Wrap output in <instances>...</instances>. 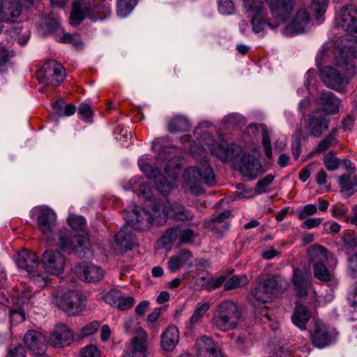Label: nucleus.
<instances>
[{"label": "nucleus", "instance_id": "1", "mask_svg": "<svg viewBox=\"0 0 357 357\" xmlns=\"http://www.w3.org/2000/svg\"><path fill=\"white\" fill-rule=\"evenodd\" d=\"M272 17H269L266 4L264 0H242L243 11L249 19L239 23L240 31L249 34L251 31L264 36L268 31H275L284 23L291 13L295 0H266Z\"/></svg>", "mask_w": 357, "mask_h": 357}, {"label": "nucleus", "instance_id": "2", "mask_svg": "<svg viewBox=\"0 0 357 357\" xmlns=\"http://www.w3.org/2000/svg\"><path fill=\"white\" fill-rule=\"evenodd\" d=\"M210 123H201L194 130L193 135L197 141L190 145L191 154L195 158L205 157L206 152L216 155L223 162L235 160L242 153L241 146L235 144L225 145L221 139L220 142L215 140L208 130Z\"/></svg>", "mask_w": 357, "mask_h": 357}, {"label": "nucleus", "instance_id": "3", "mask_svg": "<svg viewBox=\"0 0 357 357\" xmlns=\"http://www.w3.org/2000/svg\"><path fill=\"white\" fill-rule=\"evenodd\" d=\"M340 43L338 44L333 51H328L326 54H322L317 57V63L319 66L321 65V61L326 63L331 61L339 68H345V70L350 71V75H354L355 65L351 61L357 56V43L354 37L349 35H344L340 37Z\"/></svg>", "mask_w": 357, "mask_h": 357}, {"label": "nucleus", "instance_id": "4", "mask_svg": "<svg viewBox=\"0 0 357 357\" xmlns=\"http://www.w3.org/2000/svg\"><path fill=\"white\" fill-rule=\"evenodd\" d=\"M241 317L238 305L231 300H225L215 306L211 323L218 330L228 332L238 326Z\"/></svg>", "mask_w": 357, "mask_h": 357}, {"label": "nucleus", "instance_id": "5", "mask_svg": "<svg viewBox=\"0 0 357 357\" xmlns=\"http://www.w3.org/2000/svg\"><path fill=\"white\" fill-rule=\"evenodd\" d=\"M52 302L70 316H77L86 307V297L77 290L56 289L52 294Z\"/></svg>", "mask_w": 357, "mask_h": 357}, {"label": "nucleus", "instance_id": "6", "mask_svg": "<svg viewBox=\"0 0 357 357\" xmlns=\"http://www.w3.org/2000/svg\"><path fill=\"white\" fill-rule=\"evenodd\" d=\"M151 158L148 155H142L138 160V166L141 172L147 178H178L183 165V158L180 157L173 158L169 160L164 169V174L158 169L153 167L151 164Z\"/></svg>", "mask_w": 357, "mask_h": 357}, {"label": "nucleus", "instance_id": "7", "mask_svg": "<svg viewBox=\"0 0 357 357\" xmlns=\"http://www.w3.org/2000/svg\"><path fill=\"white\" fill-rule=\"evenodd\" d=\"M58 243L63 252L68 254L75 253L81 259H89L93 255L89 248V238L84 232L73 236L60 235Z\"/></svg>", "mask_w": 357, "mask_h": 357}, {"label": "nucleus", "instance_id": "8", "mask_svg": "<svg viewBox=\"0 0 357 357\" xmlns=\"http://www.w3.org/2000/svg\"><path fill=\"white\" fill-rule=\"evenodd\" d=\"M278 282L275 276H268L251 289L250 301L254 306L266 304L276 296Z\"/></svg>", "mask_w": 357, "mask_h": 357}, {"label": "nucleus", "instance_id": "9", "mask_svg": "<svg viewBox=\"0 0 357 357\" xmlns=\"http://www.w3.org/2000/svg\"><path fill=\"white\" fill-rule=\"evenodd\" d=\"M65 76V70L61 63L50 60L42 66L38 79L45 86H56L63 82Z\"/></svg>", "mask_w": 357, "mask_h": 357}, {"label": "nucleus", "instance_id": "10", "mask_svg": "<svg viewBox=\"0 0 357 357\" xmlns=\"http://www.w3.org/2000/svg\"><path fill=\"white\" fill-rule=\"evenodd\" d=\"M31 215L36 218L37 228L44 235L50 236L53 233L57 223V215L54 210L39 206L31 209Z\"/></svg>", "mask_w": 357, "mask_h": 357}, {"label": "nucleus", "instance_id": "11", "mask_svg": "<svg viewBox=\"0 0 357 357\" xmlns=\"http://www.w3.org/2000/svg\"><path fill=\"white\" fill-rule=\"evenodd\" d=\"M335 24L337 28L344 31L357 33V9L353 4L342 6L335 17Z\"/></svg>", "mask_w": 357, "mask_h": 357}, {"label": "nucleus", "instance_id": "12", "mask_svg": "<svg viewBox=\"0 0 357 357\" xmlns=\"http://www.w3.org/2000/svg\"><path fill=\"white\" fill-rule=\"evenodd\" d=\"M291 13L289 14L290 15ZM289 16V15H288ZM289 17H287L278 29H281L282 33L287 36H294L303 33L305 31L307 26L310 22V17L305 9L301 8L292 17L291 20L286 24Z\"/></svg>", "mask_w": 357, "mask_h": 357}, {"label": "nucleus", "instance_id": "13", "mask_svg": "<svg viewBox=\"0 0 357 357\" xmlns=\"http://www.w3.org/2000/svg\"><path fill=\"white\" fill-rule=\"evenodd\" d=\"M66 264V257L61 251L49 249L44 252L42 265L46 273L53 275H59L63 273Z\"/></svg>", "mask_w": 357, "mask_h": 357}, {"label": "nucleus", "instance_id": "14", "mask_svg": "<svg viewBox=\"0 0 357 357\" xmlns=\"http://www.w3.org/2000/svg\"><path fill=\"white\" fill-rule=\"evenodd\" d=\"M236 169L245 177L254 178L264 172L261 162L250 154H244L236 165Z\"/></svg>", "mask_w": 357, "mask_h": 357}, {"label": "nucleus", "instance_id": "15", "mask_svg": "<svg viewBox=\"0 0 357 357\" xmlns=\"http://www.w3.org/2000/svg\"><path fill=\"white\" fill-rule=\"evenodd\" d=\"M147 335L144 330L139 328L126 354L122 357H147Z\"/></svg>", "mask_w": 357, "mask_h": 357}, {"label": "nucleus", "instance_id": "16", "mask_svg": "<svg viewBox=\"0 0 357 357\" xmlns=\"http://www.w3.org/2000/svg\"><path fill=\"white\" fill-rule=\"evenodd\" d=\"M320 76L325 85L332 89L340 90L347 84V80L340 70L331 66L321 68Z\"/></svg>", "mask_w": 357, "mask_h": 357}, {"label": "nucleus", "instance_id": "17", "mask_svg": "<svg viewBox=\"0 0 357 357\" xmlns=\"http://www.w3.org/2000/svg\"><path fill=\"white\" fill-rule=\"evenodd\" d=\"M150 218L149 208L146 207L142 209H138L137 207H135L130 215L126 218V222L135 229L144 231L152 225Z\"/></svg>", "mask_w": 357, "mask_h": 357}, {"label": "nucleus", "instance_id": "18", "mask_svg": "<svg viewBox=\"0 0 357 357\" xmlns=\"http://www.w3.org/2000/svg\"><path fill=\"white\" fill-rule=\"evenodd\" d=\"M73 271L78 278L89 283L98 282L103 278L102 268L91 264H77Z\"/></svg>", "mask_w": 357, "mask_h": 357}, {"label": "nucleus", "instance_id": "19", "mask_svg": "<svg viewBox=\"0 0 357 357\" xmlns=\"http://www.w3.org/2000/svg\"><path fill=\"white\" fill-rule=\"evenodd\" d=\"M273 180H259L256 184L255 190L247 186L245 183H238L236 185L237 191L234 195L233 200L243 198L252 197L257 194L266 192Z\"/></svg>", "mask_w": 357, "mask_h": 357}, {"label": "nucleus", "instance_id": "20", "mask_svg": "<svg viewBox=\"0 0 357 357\" xmlns=\"http://www.w3.org/2000/svg\"><path fill=\"white\" fill-rule=\"evenodd\" d=\"M73 332L63 324H57L49 337L50 343L54 347L69 345L73 340Z\"/></svg>", "mask_w": 357, "mask_h": 357}, {"label": "nucleus", "instance_id": "21", "mask_svg": "<svg viewBox=\"0 0 357 357\" xmlns=\"http://www.w3.org/2000/svg\"><path fill=\"white\" fill-rule=\"evenodd\" d=\"M24 342L33 355L45 353L47 347L45 337L34 330H29L24 334Z\"/></svg>", "mask_w": 357, "mask_h": 357}, {"label": "nucleus", "instance_id": "22", "mask_svg": "<svg viewBox=\"0 0 357 357\" xmlns=\"http://www.w3.org/2000/svg\"><path fill=\"white\" fill-rule=\"evenodd\" d=\"M310 339L313 344L322 349L331 342V335L327 326L321 321H316L313 329L310 331Z\"/></svg>", "mask_w": 357, "mask_h": 357}, {"label": "nucleus", "instance_id": "23", "mask_svg": "<svg viewBox=\"0 0 357 357\" xmlns=\"http://www.w3.org/2000/svg\"><path fill=\"white\" fill-rule=\"evenodd\" d=\"M307 128L310 134L316 137H321L328 130V121L323 111L317 109L312 112L309 118Z\"/></svg>", "mask_w": 357, "mask_h": 357}, {"label": "nucleus", "instance_id": "24", "mask_svg": "<svg viewBox=\"0 0 357 357\" xmlns=\"http://www.w3.org/2000/svg\"><path fill=\"white\" fill-rule=\"evenodd\" d=\"M318 105L322 106L321 111L330 114H335L339 112L340 100L333 93L328 91H321L316 99Z\"/></svg>", "mask_w": 357, "mask_h": 357}, {"label": "nucleus", "instance_id": "25", "mask_svg": "<svg viewBox=\"0 0 357 357\" xmlns=\"http://www.w3.org/2000/svg\"><path fill=\"white\" fill-rule=\"evenodd\" d=\"M15 260L17 267L26 270L29 273L36 269L39 264L36 255L27 250L18 252Z\"/></svg>", "mask_w": 357, "mask_h": 357}, {"label": "nucleus", "instance_id": "26", "mask_svg": "<svg viewBox=\"0 0 357 357\" xmlns=\"http://www.w3.org/2000/svg\"><path fill=\"white\" fill-rule=\"evenodd\" d=\"M114 243L117 246V249L120 250H131L137 245L136 239L132 235L129 225L126 224V225L123 227L118 234H116Z\"/></svg>", "mask_w": 357, "mask_h": 357}, {"label": "nucleus", "instance_id": "27", "mask_svg": "<svg viewBox=\"0 0 357 357\" xmlns=\"http://www.w3.org/2000/svg\"><path fill=\"white\" fill-rule=\"evenodd\" d=\"M21 5L16 2H5L0 0V21L12 22L15 21L21 15Z\"/></svg>", "mask_w": 357, "mask_h": 357}, {"label": "nucleus", "instance_id": "28", "mask_svg": "<svg viewBox=\"0 0 357 357\" xmlns=\"http://www.w3.org/2000/svg\"><path fill=\"white\" fill-rule=\"evenodd\" d=\"M215 175L207 161L197 167H190L184 172L183 178H215Z\"/></svg>", "mask_w": 357, "mask_h": 357}, {"label": "nucleus", "instance_id": "29", "mask_svg": "<svg viewBox=\"0 0 357 357\" xmlns=\"http://www.w3.org/2000/svg\"><path fill=\"white\" fill-rule=\"evenodd\" d=\"M149 208V213L152 225H163L169 216L167 206L165 203L154 202L151 203Z\"/></svg>", "mask_w": 357, "mask_h": 357}, {"label": "nucleus", "instance_id": "30", "mask_svg": "<svg viewBox=\"0 0 357 357\" xmlns=\"http://www.w3.org/2000/svg\"><path fill=\"white\" fill-rule=\"evenodd\" d=\"M291 281L298 296L304 297L307 296L310 283L303 271L299 268H294Z\"/></svg>", "mask_w": 357, "mask_h": 357}, {"label": "nucleus", "instance_id": "31", "mask_svg": "<svg viewBox=\"0 0 357 357\" xmlns=\"http://www.w3.org/2000/svg\"><path fill=\"white\" fill-rule=\"evenodd\" d=\"M179 341V331L174 326H169L161 336V347L165 351H172Z\"/></svg>", "mask_w": 357, "mask_h": 357}, {"label": "nucleus", "instance_id": "32", "mask_svg": "<svg viewBox=\"0 0 357 357\" xmlns=\"http://www.w3.org/2000/svg\"><path fill=\"white\" fill-rule=\"evenodd\" d=\"M311 318L308 308L301 304L297 305L291 315L292 323L301 330H306V325Z\"/></svg>", "mask_w": 357, "mask_h": 357}, {"label": "nucleus", "instance_id": "33", "mask_svg": "<svg viewBox=\"0 0 357 357\" xmlns=\"http://www.w3.org/2000/svg\"><path fill=\"white\" fill-rule=\"evenodd\" d=\"M218 180H185L183 187L190 193L198 195L204 192V186L211 187L216 185Z\"/></svg>", "mask_w": 357, "mask_h": 357}, {"label": "nucleus", "instance_id": "34", "mask_svg": "<svg viewBox=\"0 0 357 357\" xmlns=\"http://www.w3.org/2000/svg\"><path fill=\"white\" fill-rule=\"evenodd\" d=\"M195 348L198 357H206L209 351L219 349V346L211 337L203 335L197 340Z\"/></svg>", "mask_w": 357, "mask_h": 357}, {"label": "nucleus", "instance_id": "35", "mask_svg": "<svg viewBox=\"0 0 357 357\" xmlns=\"http://www.w3.org/2000/svg\"><path fill=\"white\" fill-rule=\"evenodd\" d=\"M90 11L87 13V16L93 22L97 20H102L108 17L111 13V7L107 1H102L98 6H89Z\"/></svg>", "mask_w": 357, "mask_h": 357}, {"label": "nucleus", "instance_id": "36", "mask_svg": "<svg viewBox=\"0 0 357 357\" xmlns=\"http://www.w3.org/2000/svg\"><path fill=\"white\" fill-rule=\"evenodd\" d=\"M167 208L169 212V216L179 221L191 220L194 216L191 211L186 210L182 204L178 203H172L169 207L167 206Z\"/></svg>", "mask_w": 357, "mask_h": 357}, {"label": "nucleus", "instance_id": "37", "mask_svg": "<svg viewBox=\"0 0 357 357\" xmlns=\"http://www.w3.org/2000/svg\"><path fill=\"white\" fill-rule=\"evenodd\" d=\"M308 260L311 262L324 263L327 260V250L320 245L314 244L307 250Z\"/></svg>", "mask_w": 357, "mask_h": 357}, {"label": "nucleus", "instance_id": "38", "mask_svg": "<svg viewBox=\"0 0 357 357\" xmlns=\"http://www.w3.org/2000/svg\"><path fill=\"white\" fill-rule=\"evenodd\" d=\"M226 281V277L220 276L218 278L212 277H199L197 278L196 282L201 288L208 291L215 290L221 287Z\"/></svg>", "mask_w": 357, "mask_h": 357}, {"label": "nucleus", "instance_id": "39", "mask_svg": "<svg viewBox=\"0 0 357 357\" xmlns=\"http://www.w3.org/2000/svg\"><path fill=\"white\" fill-rule=\"evenodd\" d=\"M190 128V121L184 116L178 115L172 119L168 123V130L172 132H185Z\"/></svg>", "mask_w": 357, "mask_h": 357}, {"label": "nucleus", "instance_id": "40", "mask_svg": "<svg viewBox=\"0 0 357 357\" xmlns=\"http://www.w3.org/2000/svg\"><path fill=\"white\" fill-rule=\"evenodd\" d=\"M209 307L210 304L208 303H198L190 319L188 328L192 329L197 325L199 324L204 317V315L209 310Z\"/></svg>", "mask_w": 357, "mask_h": 357}, {"label": "nucleus", "instance_id": "41", "mask_svg": "<svg viewBox=\"0 0 357 357\" xmlns=\"http://www.w3.org/2000/svg\"><path fill=\"white\" fill-rule=\"evenodd\" d=\"M313 273L314 277L321 282H326L331 280V273L324 263H314Z\"/></svg>", "mask_w": 357, "mask_h": 357}, {"label": "nucleus", "instance_id": "42", "mask_svg": "<svg viewBox=\"0 0 357 357\" xmlns=\"http://www.w3.org/2000/svg\"><path fill=\"white\" fill-rule=\"evenodd\" d=\"M328 3V0H312L309 8L317 20L326 13Z\"/></svg>", "mask_w": 357, "mask_h": 357}, {"label": "nucleus", "instance_id": "43", "mask_svg": "<svg viewBox=\"0 0 357 357\" xmlns=\"http://www.w3.org/2000/svg\"><path fill=\"white\" fill-rule=\"evenodd\" d=\"M42 24L47 31L50 32L59 31L60 29V18L54 14H51L42 20Z\"/></svg>", "mask_w": 357, "mask_h": 357}, {"label": "nucleus", "instance_id": "44", "mask_svg": "<svg viewBox=\"0 0 357 357\" xmlns=\"http://www.w3.org/2000/svg\"><path fill=\"white\" fill-rule=\"evenodd\" d=\"M137 5L136 0H119L117 2V14L121 17H126L133 10Z\"/></svg>", "mask_w": 357, "mask_h": 357}, {"label": "nucleus", "instance_id": "45", "mask_svg": "<svg viewBox=\"0 0 357 357\" xmlns=\"http://www.w3.org/2000/svg\"><path fill=\"white\" fill-rule=\"evenodd\" d=\"M78 3V1H76L73 2V9L70 17V23L72 25L79 24L85 17H88L87 13L90 11V8L88 7L86 12L83 13L77 8Z\"/></svg>", "mask_w": 357, "mask_h": 357}, {"label": "nucleus", "instance_id": "46", "mask_svg": "<svg viewBox=\"0 0 357 357\" xmlns=\"http://www.w3.org/2000/svg\"><path fill=\"white\" fill-rule=\"evenodd\" d=\"M13 56L12 52L8 51L4 47L0 46V74L7 71L10 66V59Z\"/></svg>", "mask_w": 357, "mask_h": 357}, {"label": "nucleus", "instance_id": "47", "mask_svg": "<svg viewBox=\"0 0 357 357\" xmlns=\"http://www.w3.org/2000/svg\"><path fill=\"white\" fill-rule=\"evenodd\" d=\"M225 282V289L231 290L245 285L247 278L245 276L233 275Z\"/></svg>", "mask_w": 357, "mask_h": 357}, {"label": "nucleus", "instance_id": "48", "mask_svg": "<svg viewBox=\"0 0 357 357\" xmlns=\"http://www.w3.org/2000/svg\"><path fill=\"white\" fill-rule=\"evenodd\" d=\"M324 163L329 171H334L341 167V160L335 157V153L333 151H331L325 155Z\"/></svg>", "mask_w": 357, "mask_h": 357}, {"label": "nucleus", "instance_id": "49", "mask_svg": "<svg viewBox=\"0 0 357 357\" xmlns=\"http://www.w3.org/2000/svg\"><path fill=\"white\" fill-rule=\"evenodd\" d=\"M153 183L155 192L163 195L170 192L173 188L171 180H153Z\"/></svg>", "mask_w": 357, "mask_h": 357}, {"label": "nucleus", "instance_id": "50", "mask_svg": "<svg viewBox=\"0 0 357 357\" xmlns=\"http://www.w3.org/2000/svg\"><path fill=\"white\" fill-rule=\"evenodd\" d=\"M179 241L178 244L192 243L196 236L193 230L190 229H183L179 227Z\"/></svg>", "mask_w": 357, "mask_h": 357}, {"label": "nucleus", "instance_id": "51", "mask_svg": "<svg viewBox=\"0 0 357 357\" xmlns=\"http://www.w3.org/2000/svg\"><path fill=\"white\" fill-rule=\"evenodd\" d=\"M153 181L142 183L139 186V193L146 199H151L155 196V188H153Z\"/></svg>", "mask_w": 357, "mask_h": 357}, {"label": "nucleus", "instance_id": "52", "mask_svg": "<svg viewBox=\"0 0 357 357\" xmlns=\"http://www.w3.org/2000/svg\"><path fill=\"white\" fill-rule=\"evenodd\" d=\"M179 227L172 228L167 230L160 238V243L162 245H167L179 241Z\"/></svg>", "mask_w": 357, "mask_h": 357}, {"label": "nucleus", "instance_id": "53", "mask_svg": "<svg viewBox=\"0 0 357 357\" xmlns=\"http://www.w3.org/2000/svg\"><path fill=\"white\" fill-rule=\"evenodd\" d=\"M56 40L63 43L72 44L76 48H79L82 45L77 35H73L68 33H63L62 36H58Z\"/></svg>", "mask_w": 357, "mask_h": 357}, {"label": "nucleus", "instance_id": "54", "mask_svg": "<svg viewBox=\"0 0 357 357\" xmlns=\"http://www.w3.org/2000/svg\"><path fill=\"white\" fill-rule=\"evenodd\" d=\"M356 181V180H340L341 191L347 196L351 195L355 191H357Z\"/></svg>", "mask_w": 357, "mask_h": 357}, {"label": "nucleus", "instance_id": "55", "mask_svg": "<svg viewBox=\"0 0 357 357\" xmlns=\"http://www.w3.org/2000/svg\"><path fill=\"white\" fill-rule=\"evenodd\" d=\"M68 222L71 228L77 231H83L86 225L85 219L79 215H70Z\"/></svg>", "mask_w": 357, "mask_h": 357}, {"label": "nucleus", "instance_id": "56", "mask_svg": "<svg viewBox=\"0 0 357 357\" xmlns=\"http://www.w3.org/2000/svg\"><path fill=\"white\" fill-rule=\"evenodd\" d=\"M122 292L118 289H112L104 296V301L109 305L116 307L121 298Z\"/></svg>", "mask_w": 357, "mask_h": 357}, {"label": "nucleus", "instance_id": "57", "mask_svg": "<svg viewBox=\"0 0 357 357\" xmlns=\"http://www.w3.org/2000/svg\"><path fill=\"white\" fill-rule=\"evenodd\" d=\"M100 323L97 321H91L82 327L78 334L80 338H84L95 333L100 328Z\"/></svg>", "mask_w": 357, "mask_h": 357}, {"label": "nucleus", "instance_id": "58", "mask_svg": "<svg viewBox=\"0 0 357 357\" xmlns=\"http://www.w3.org/2000/svg\"><path fill=\"white\" fill-rule=\"evenodd\" d=\"M218 11L222 15H231L234 12V3L232 0H218Z\"/></svg>", "mask_w": 357, "mask_h": 357}, {"label": "nucleus", "instance_id": "59", "mask_svg": "<svg viewBox=\"0 0 357 357\" xmlns=\"http://www.w3.org/2000/svg\"><path fill=\"white\" fill-rule=\"evenodd\" d=\"M5 357H26V351L20 344H13L8 349Z\"/></svg>", "mask_w": 357, "mask_h": 357}, {"label": "nucleus", "instance_id": "60", "mask_svg": "<svg viewBox=\"0 0 357 357\" xmlns=\"http://www.w3.org/2000/svg\"><path fill=\"white\" fill-rule=\"evenodd\" d=\"M53 107L54 109L56 111L57 114L60 116H72L76 111V107L73 104H68L64 107H62L58 102H54Z\"/></svg>", "mask_w": 357, "mask_h": 357}, {"label": "nucleus", "instance_id": "61", "mask_svg": "<svg viewBox=\"0 0 357 357\" xmlns=\"http://www.w3.org/2000/svg\"><path fill=\"white\" fill-rule=\"evenodd\" d=\"M30 274L31 281L40 287H45L49 283V278L44 273H39L35 269L33 272H31Z\"/></svg>", "mask_w": 357, "mask_h": 357}, {"label": "nucleus", "instance_id": "62", "mask_svg": "<svg viewBox=\"0 0 357 357\" xmlns=\"http://www.w3.org/2000/svg\"><path fill=\"white\" fill-rule=\"evenodd\" d=\"M317 208L315 204H310L304 206L298 211L297 216L299 220H304L307 216L316 214Z\"/></svg>", "mask_w": 357, "mask_h": 357}, {"label": "nucleus", "instance_id": "63", "mask_svg": "<svg viewBox=\"0 0 357 357\" xmlns=\"http://www.w3.org/2000/svg\"><path fill=\"white\" fill-rule=\"evenodd\" d=\"M330 211L333 218L341 219L347 215L349 208L344 204L337 203L332 206Z\"/></svg>", "mask_w": 357, "mask_h": 357}, {"label": "nucleus", "instance_id": "64", "mask_svg": "<svg viewBox=\"0 0 357 357\" xmlns=\"http://www.w3.org/2000/svg\"><path fill=\"white\" fill-rule=\"evenodd\" d=\"M335 143V137L333 135H329L320 142L316 147L315 151L317 153L324 152Z\"/></svg>", "mask_w": 357, "mask_h": 357}]
</instances>
